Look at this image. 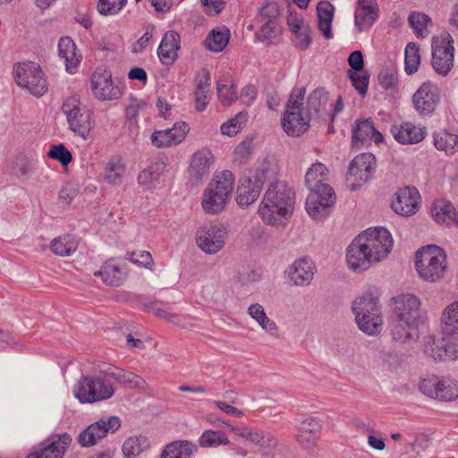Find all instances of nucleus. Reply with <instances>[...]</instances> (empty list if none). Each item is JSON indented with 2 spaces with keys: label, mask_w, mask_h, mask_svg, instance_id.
Listing matches in <instances>:
<instances>
[{
  "label": "nucleus",
  "mask_w": 458,
  "mask_h": 458,
  "mask_svg": "<svg viewBox=\"0 0 458 458\" xmlns=\"http://www.w3.org/2000/svg\"><path fill=\"white\" fill-rule=\"evenodd\" d=\"M94 275L100 276L103 283L110 286H119L126 276V273L123 270L121 262L114 259H110L105 262L101 269L96 271Z\"/></svg>",
  "instance_id": "nucleus-33"
},
{
  "label": "nucleus",
  "mask_w": 458,
  "mask_h": 458,
  "mask_svg": "<svg viewBox=\"0 0 458 458\" xmlns=\"http://www.w3.org/2000/svg\"><path fill=\"white\" fill-rule=\"evenodd\" d=\"M230 441L223 431L205 430L199 438L201 447H217L221 445H227Z\"/></svg>",
  "instance_id": "nucleus-48"
},
{
  "label": "nucleus",
  "mask_w": 458,
  "mask_h": 458,
  "mask_svg": "<svg viewBox=\"0 0 458 458\" xmlns=\"http://www.w3.org/2000/svg\"><path fill=\"white\" fill-rule=\"evenodd\" d=\"M457 397V386L444 379V386L440 388L436 399L443 402H451L455 400Z\"/></svg>",
  "instance_id": "nucleus-64"
},
{
  "label": "nucleus",
  "mask_w": 458,
  "mask_h": 458,
  "mask_svg": "<svg viewBox=\"0 0 458 458\" xmlns=\"http://www.w3.org/2000/svg\"><path fill=\"white\" fill-rule=\"evenodd\" d=\"M433 138L434 145L438 150L451 154L458 150V134L442 130L435 132Z\"/></svg>",
  "instance_id": "nucleus-44"
},
{
  "label": "nucleus",
  "mask_w": 458,
  "mask_h": 458,
  "mask_svg": "<svg viewBox=\"0 0 458 458\" xmlns=\"http://www.w3.org/2000/svg\"><path fill=\"white\" fill-rule=\"evenodd\" d=\"M305 93L304 88L293 89L286 103L282 127L289 136L299 137L310 127L311 118H309L308 114L304 116L301 109Z\"/></svg>",
  "instance_id": "nucleus-4"
},
{
  "label": "nucleus",
  "mask_w": 458,
  "mask_h": 458,
  "mask_svg": "<svg viewBox=\"0 0 458 458\" xmlns=\"http://www.w3.org/2000/svg\"><path fill=\"white\" fill-rule=\"evenodd\" d=\"M71 443L72 437L68 433L51 435L28 458H63Z\"/></svg>",
  "instance_id": "nucleus-17"
},
{
  "label": "nucleus",
  "mask_w": 458,
  "mask_h": 458,
  "mask_svg": "<svg viewBox=\"0 0 458 458\" xmlns=\"http://www.w3.org/2000/svg\"><path fill=\"white\" fill-rule=\"evenodd\" d=\"M216 89L218 98L224 106H230L238 98L236 87L233 84L218 82Z\"/></svg>",
  "instance_id": "nucleus-55"
},
{
  "label": "nucleus",
  "mask_w": 458,
  "mask_h": 458,
  "mask_svg": "<svg viewBox=\"0 0 458 458\" xmlns=\"http://www.w3.org/2000/svg\"><path fill=\"white\" fill-rule=\"evenodd\" d=\"M318 29L323 36L329 39L333 37L331 26L334 17V6L328 2H320L317 6Z\"/></svg>",
  "instance_id": "nucleus-41"
},
{
  "label": "nucleus",
  "mask_w": 458,
  "mask_h": 458,
  "mask_svg": "<svg viewBox=\"0 0 458 458\" xmlns=\"http://www.w3.org/2000/svg\"><path fill=\"white\" fill-rule=\"evenodd\" d=\"M439 101V89L431 81L424 82L412 97L415 110L422 115L432 114L436 110Z\"/></svg>",
  "instance_id": "nucleus-15"
},
{
  "label": "nucleus",
  "mask_w": 458,
  "mask_h": 458,
  "mask_svg": "<svg viewBox=\"0 0 458 458\" xmlns=\"http://www.w3.org/2000/svg\"><path fill=\"white\" fill-rule=\"evenodd\" d=\"M165 166L166 163L164 160L151 164L147 169L139 174V183L148 187H153L158 181L160 175L164 173Z\"/></svg>",
  "instance_id": "nucleus-43"
},
{
  "label": "nucleus",
  "mask_w": 458,
  "mask_h": 458,
  "mask_svg": "<svg viewBox=\"0 0 458 458\" xmlns=\"http://www.w3.org/2000/svg\"><path fill=\"white\" fill-rule=\"evenodd\" d=\"M203 79H200L194 91L196 109L199 112L203 111L209 103L210 91V75L206 70H203Z\"/></svg>",
  "instance_id": "nucleus-42"
},
{
  "label": "nucleus",
  "mask_w": 458,
  "mask_h": 458,
  "mask_svg": "<svg viewBox=\"0 0 458 458\" xmlns=\"http://www.w3.org/2000/svg\"><path fill=\"white\" fill-rule=\"evenodd\" d=\"M234 174L229 170H224L216 174L208 185L229 200L234 187Z\"/></svg>",
  "instance_id": "nucleus-38"
},
{
  "label": "nucleus",
  "mask_w": 458,
  "mask_h": 458,
  "mask_svg": "<svg viewBox=\"0 0 458 458\" xmlns=\"http://www.w3.org/2000/svg\"><path fill=\"white\" fill-rule=\"evenodd\" d=\"M91 90L99 100L117 99L122 96L121 89L114 86L111 72L97 68L91 76Z\"/></svg>",
  "instance_id": "nucleus-16"
},
{
  "label": "nucleus",
  "mask_w": 458,
  "mask_h": 458,
  "mask_svg": "<svg viewBox=\"0 0 458 458\" xmlns=\"http://www.w3.org/2000/svg\"><path fill=\"white\" fill-rule=\"evenodd\" d=\"M234 174L229 170H224L216 174L208 185L229 200L234 187Z\"/></svg>",
  "instance_id": "nucleus-37"
},
{
  "label": "nucleus",
  "mask_w": 458,
  "mask_h": 458,
  "mask_svg": "<svg viewBox=\"0 0 458 458\" xmlns=\"http://www.w3.org/2000/svg\"><path fill=\"white\" fill-rule=\"evenodd\" d=\"M169 133L165 130L154 131L151 135L152 144L157 148H168L183 140V131L173 134V136H168Z\"/></svg>",
  "instance_id": "nucleus-49"
},
{
  "label": "nucleus",
  "mask_w": 458,
  "mask_h": 458,
  "mask_svg": "<svg viewBox=\"0 0 458 458\" xmlns=\"http://www.w3.org/2000/svg\"><path fill=\"white\" fill-rule=\"evenodd\" d=\"M213 160V155L208 148L197 151L191 157L189 167L191 180L198 182L209 174V167Z\"/></svg>",
  "instance_id": "nucleus-28"
},
{
  "label": "nucleus",
  "mask_w": 458,
  "mask_h": 458,
  "mask_svg": "<svg viewBox=\"0 0 458 458\" xmlns=\"http://www.w3.org/2000/svg\"><path fill=\"white\" fill-rule=\"evenodd\" d=\"M266 168L257 169L255 172H249L239 181L237 187L236 201L240 206H250L259 196L263 184L267 178Z\"/></svg>",
  "instance_id": "nucleus-9"
},
{
  "label": "nucleus",
  "mask_w": 458,
  "mask_h": 458,
  "mask_svg": "<svg viewBox=\"0 0 458 458\" xmlns=\"http://www.w3.org/2000/svg\"><path fill=\"white\" fill-rule=\"evenodd\" d=\"M363 243V237L359 234L347 248L346 261L353 271L366 270L371 263L376 262L374 258L370 257L369 250L362 245Z\"/></svg>",
  "instance_id": "nucleus-20"
},
{
  "label": "nucleus",
  "mask_w": 458,
  "mask_h": 458,
  "mask_svg": "<svg viewBox=\"0 0 458 458\" xmlns=\"http://www.w3.org/2000/svg\"><path fill=\"white\" fill-rule=\"evenodd\" d=\"M391 132L394 140L401 144H416L422 141L427 134L425 127L406 122L393 125Z\"/></svg>",
  "instance_id": "nucleus-24"
},
{
  "label": "nucleus",
  "mask_w": 458,
  "mask_h": 458,
  "mask_svg": "<svg viewBox=\"0 0 458 458\" xmlns=\"http://www.w3.org/2000/svg\"><path fill=\"white\" fill-rule=\"evenodd\" d=\"M363 237V246L369 250L370 257H373L376 262L386 258L392 250L393 238L389 231L384 227L369 228L361 233Z\"/></svg>",
  "instance_id": "nucleus-10"
},
{
  "label": "nucleus",
  "mask_w": 458,
  "mask_h": 458,
  "mask_svg": "<svg viewBox=\"0 0 458 458\" xmlns=\"http://www.w3.org/2000/svg\"><path fill=\"white\" fill-rule=\"evenodd\" d=\"M277 35V28L276 23H268L265 22L260 30L256 33L257 38L259 40L266 43V44H272L274 43V40L276 39Z\"/></svg>",
  "instance_id": "nucleus-62"
},
{
  "label": "nucleus",
  "mask_w": 458,
  "mask_h": 458,
  "mask_svg": "<svg viewBox=\"0 0 458 458\" xmlns=\"http://www.w3.org/2000/svg\"><path fill=\"white\" fill-rule=\"evenodd\" d=\"M294 192L283 182H272L267 190L259 208L264 223L276 225L293 212Z\"/></svg>",
  "instance_id": "nucleus-1"
},
{
  "label": "nucleus",
  "mask_w": 458,
  "mask_h": 458,
  "mask_svg": "<svg viewBox=\"0 0 458 458\" xmlns=\"http://www.w3.org/2000/svg\"><path fill=\"white\" fill-rule=\"evenodd\" d=\"M227 232L217 225H204L196 233L198 247L207 254L217 253L225 245Z\"/></svg>",
  "instance_id": "nucleus-13"
},
{
  "label": "nucleus",
  "mask_w": 458,
  "mask_h": 458,
  "mask_svg": "<svg viewBox=\"0 0 458 458\" xmlns=\"http://www.w3.org/2000/svg\"><path fill=\"white\" fill-rule=\"evenodd\" d=\"M444 386V378L431 375L420 383V391L427 396L436 399L440 388Z\"/></svg>",
  "instance_id": "nucleus-53"
},
{
  "label": "nucleus",
  "mask_w": 458,
  "mask_h": 458,
  "mask_svg": "<svg viewBox=\"0 0 458 458\" xmlns=\"http://www.w3.org/2000/svg\"><path fill=\"white\" fill-rule=\"evenodd\" d=\"M247 116L248 115L246 112H240L235 115V117L230 119L221 125V132L227 136L236 135L247 122Z\"/></svg>",
  "instance_id": "nucleus-54"
},
{
  "label": "nucleus",
  "mask_w": 458,
  "mask_h": 458,
  "mask_svg": "<svg viewBox=\"0 0 458 458\" xmlns=\"http://www.w3.org/2000/svg\"><path fill=\"white\" fill-rule=\"evenodd\" d=\"M457 340L458 338H451L445 335L437 340L429 337L425 344L424 352L434 360H454L457 358L455 347Z\"/></svg>",
  "instance_id": "nucleus-18"
},
{
  "label": "nucleus",
  "mask_w": 458,
  "mask_h": 458,
  "mask_svg": "<svg viewBox=\"0 0 458 458\" xmlns=\"http://www.w3.org/2000/svg\"><path fill=\"white\" fill-rule=\"evenodd\" d=\"M230 37V30L225 26L215 28L205 39L206 47L212 52H221L227 46Z\"/></svg>",
  "instance_id": "nucleus-40"
},
{
  "label": "nucleus",
  "mask_w": 458,
  "mask_h": 458,
  "mask_svg": "<svg viewBox=\"0 0 458 458\" xmlns=\"http://www.w3.org/2000/svg\"><path fill=\"white\" fill-rule=\"evenodd\" d=\"M72 393L81 403H93L111 398L114 388L99 376H84L74 385Z\"/></svg>",
  "instance_id": "nucleus-5"
},
{
  "label": "nucleus",
  "mask_w": 458,
  "mask_h": 458,
  "mask_svg": "<svg viewBox=\"0 0 458 458\" xmlns=\"http://www.w3.org/2000/svg\"><path fill=\"white\" fill-rule=\"evenodd\" d=\"M180 42V35L174 30H169L164 35L157 48L158 57L164 64H172L177 58Z\"/></svg>",
  "instance_id": "nucleus-31"
},
{
  "label": "nucleus",
  "mask_w": 458,
  "mask_h": 458,
  "mask_svg": "<svg viewBox=\"0 0 458 458\" xmlns=\"http://www.w3.org/2000/svg\"><path fill=\"white\" fill-rule=\"evenodd\" d=\"M394 314L408 321L420 323V301L411 293H403L393 299Z\"/></svg>",
  "instance_id": "nucleus-21"
},
{
  "label": "nucleus",
  "mask_w": 458,
  "mask_h": 458,
  "mask_svg": "<svg viewBox=\"0 0 458 458\" xmlns=\"http://www.w3.org/2000/svg\"><path fill=\"white\" fill-rule=\"evenodd\" d=\"M335 200L333 189L310 191L306 200V210L313 219L321 220L331 213Z\"/></svg>",
  "instance_id": "nucleus-14"
},
{
  "label": "nucleus",
  "mask_w": 458,
  "mask_h": 458,
  "mask_svg": "<svg viewBox=\"0 0 458 458\" xmlns=\"http://www.w3.org/2000/svg\"><path fill=\"white\" fill-rule=\"evenodd\" d=\"M328 169L327 166L317 162L313 164L306 173L305 184L310 191H325L333 189L328 183Z\"/></svg>",
  "instance_id": "nucleus-32"
},
{
  "label": "nucleus",
  "mask_w": 458,
  "mask_h": 458,
  "mask_svg": "<svg viewBox=\"0 0 458 458\" xmlns=\"http://www.w3.org/2000/svg\"><path fill=\"white\" fill-rule=\"evenodd\" d=\"M379 296L377 288H370L352 303V311L355 315L358 327L369 335H378L382 330L383 318Z\"/></svg>",
  "instance_id": "nucleus-2"
},
{
  "label": "nucleus",
  "mask_w": 458,
  "mask_h": 458,
  "mask_svg": "<svg viewBox=\"0 0 458 458\" xmlns=\"http://www.w3.org/2000/svg\"><path fill=\"white\" fill-rule=\"evenodd\" d=\"M315 270L314 263L310 259L303 258L293 262L288 269V276L293 284L307 286L311 283Z\"/></svg>",
  "instance_id": "nucleus-26"
},
{
  "label": "nucleus",
  "mask_w": 458,
  "mask_h": 458,
  "mask_svg": "<svg viewBox=\"0 0 458 458\" xmlns=\"http://www.w3.org/2000/svg\"><path fill=\"white\" fill-rule=\"evenodd\" d=\"M127 0H98V10L104 15H114L126 4Z\"/></svg>",
  "instance_id": "nucleus-57"
},
{
  "label": "nucleus",
  "mask_w": 458,
  "mask_h": 458,
  "mask_svg": "<svg viewBox=\"0 0 458 458\" xmlns=\"http://www.w3.org/2000/svg\"><path fill=\"white\" fill-rule=\"evenodd\" d=\"M454 40L449 33L441 34L433 38L431 45V65L440 76H446L454 67Z\"/></svg>",
  "instance_id": "nucleus-7"
},
{
  "label": "nucleus",
  "mask_w": 458,
  "mask_h": 458,
  "mask_svg": "<svg viewBox=\"0 0 458 458\" xmlns=\"http://www.w3.org/2000/svg\"><path fill=\"white\" fill-rule=\"evenodd\" d=\"M408 21L418 38H426L428 35L427 27L431 20L428 15L413 12L409 15Z\"/></svg>",
  "instance_id": "nucleus-51"
},
{
  "label": "nucleus",
  "mask_w": 458,
  "mask_h": 458,
  "mask_svg": "<svg viewBox=\"0 0 458 458\" xmlns=\"http://www.w3.org/2000/svg\"><path fill=\"white\" fill-rule=\"evenodd\" d=\"M58 55L64 59L65 70L73 74L82 59V55L78 52L74 41L70 37H63L58 42Z\"/></svg>",
  "instance_id": "nucleus-27"
},
{
  "label": "nucleus",
  "mask_w": 458,
  "mask_h": 458,
  "mask_svg": "<svg viewBox=\"0 0 458 458\" xmlns=\"http://www.w3.org/2000/svg\"><path fill=\"white\" fill-rule=\"evenodd\" d=\"M415 268L419 276L430 283L442 280L447 270L445 251L435 245H428L416 252Z\"/></svg>",
  "instance_id": "nucleus-3"
},
{
  "label": "nucleus",
  "mask_w": 458,
  "mask_h": 458,
  "mask_svg": "<svg viewBox=\"0 0 458 458\" xmlns=\"http://www.w3.org/2000/svg\"><path fill=\"white\" fill-rule=\"evenodd\" d=\"M420 193L415 188L405 187L396 193V200L393 202L392 208L402 216H411L419 208Z\"/></svg>",
  "instance_id": "nucleus-23"
},
{
  "label": "nucleus",
  "mask_w": 458,
  "mask_h": 458,
  "mask_svg": "<svg viewBox=\"0 0 458 458\" xmlns=\"http://www.w3.org/2000/svg\"><path fill=\"white\" fill-rule=\"evenodd\" d=\"M405 72L407 74H412L417 72L420 64V55L419 47L413 43H409L405 47Z\"/></svg>",
  "instance_id": "nucleus-52"
},
{
  "label": "nucleus",
  "mask_w": 458,
  "mask_h": 458,
  "mask_svg": "<svg viewBox=\"0 0 458 458\" xmlns=\"http://www.w3.org/2000/svg\"><path fill=\"white\" fill-rule=\"evenodd\" d=\"M69 129L84 140L92 139L90 111L76 98H69L62 105Z\"/></svg>",
  "instance_id": "nucleus-6"
},
{
  "label": "nucleus",
  "mask_w": 458,
  "mask_h": 458,
  "mask_svg": "<svg viewBox=\"0 0 458 458\" xmlns=\"http://www.w3.org/2000/svg\"><path fill=\"white\" fill-rule=\"evenodd\" d=\"M376 157L370 153H362L355 157L349 165L347 182L352 191L368 182L376 170Z\"/></svg>",
  "instance_id": "nucleus-11"
},
{
  "label": "nucleus",
  "mask_w": 458,
  "mask_h": 458,
  "mask_svg": "<svg viewBox=\"0 0 458 458\" xmlns=\"http://www.w3.org/2000/svg\"><path fill=\"white\" fill-rule=\"evenodd\" d=\"M121 427L120 419L116 416L110 417L107 420H99L90 424L78 436V443L82 447L95 445L98 440L105 437L107 433H114Z\"/></svg>",
  "instance_id": "nucleus-12"
},
{
  "label": "nucleus",
  "mask_w": 458,
  "mask_h": 458,
  "mask_svg": "<svg viewBox=\"0 0 458 458\" xmlns=\"http://www.w3.org/2000/svg\"><path fill=\"white\" fill-rule=\"evenodd\" d=\"M223 194L215 191L209 185L204 191L201 206L208 214H218L222 212L229 201L222 196Z\"/></svg>",
  "instance_id": "nucleus-35"
},
{
  "label": "nucleus",
  "mask_w": 458,
  "mask_h": 458,
  "mask_svg": "<svg viewBox=\"0 0 458 458\" xmlns=\"http://www.w3.org/2000/svg\"><path fill=\"white\" fill-rule=\"evenodd\" d=\"M348 77L352 85L357 89L360 95L365 96L368 91L369 76L367 72L358 73L355 71H348Z\"/></svg>",
  "instance_id": "nucleus-58"
},
{
  "label": "nucleus",
  "mask_w": 458,
  "mask_h": 458,
  "mask_svg": "<svg viewBox=\"0 0 458 458\" xmlns=\"http://www.w3.org/2000/svg\"><path fill=\"white\" fill-rule=\"evenodd\" d=\"M125 172L120 157H112L105 168L104 180L108 184H118Z\"/></svg>",
  "instance_id": "nucleus-46"
},
{
  "label": "nucleus",
  "mask_w": 458,
  "mask_h": 458,
  "mask_svg": "<svg viewBox=\"0 0 458 458\" xmlns=\"http://www.w3.org/2000/svg\"><path fill=\"white\" fill-rule=\"evenodd\" d=\"M223 423L227 426L233 434L261 448L273 449L278 445L277 438L270 432L250 427H235L226 422Z\"/></svg>",
  "instance_id": "nucleus-19"
},
{
  "label": "nucleus",
  "mask_w": 458,
  "mask_h": 458,
  "mask_svg": "<svg viewBox=\"0 0 458 458\" xmlns=\"http://www.w3.org/2000/svg\"><path fill=\"white\" fill-rule=\"evenodd\" d=\"M383 135L377 131L371 119L357 121L352 128V146L360 148L364 145H369L373 140L376 144L383 141Z\"/></svg>",
  "instance_id": "nucleus-22"
},
{
  "label": "nucleus",
  "mask_w": 458,
  "mask_h": 458,
  "mask_svg": "<svg viewBox=\"0 0 458 458\" xmlns=\"http://www.w3.org/2000/svg\"><path fill=\"white\" fill-rule=\"evenodd\" d=\"M75 239L69 234L55 238L51 242V250L55 255L70 256L77 250Z\"/></svg>",
  "instance_id": "nucleus-47"
},
{
  "label": "nucleus",
  "mask_w": 458,
  "mask_h": 458,
  "mask_svg": "<svg viewBox=\"0 0 458 458\" xmlns=\"http://www.w3.org/2000/svg\"><path fill=\"white\" fill-rule=\"evenodd\" d=\"M100 372L127 388H139L142 390L148 388V385L143 377L132 372L124 371L120 368L108 367L106 369H101Z\"/></svg>",
  "instance_id": "nucleus-29"
},
{
  "label": "nucleus",
  "mask_w": 458,
  "mask_h": 458,
  "mask_svg": "<svg viewBox=\"0 0 458 458\" xmlns=\"http://www.w3.org/2000/svg\"><path fill=\"white\" fill-rule=\"evenodd\" d=\"M327 100L328 95L324 89H314L307 99V114L309 118H322L327 114L326 106Z\"/></svg>",
  "instance_id": "nucleus-34"
},
{
  "label": "nucleus",
  "mask_w": 458,
  "mask_h": 458,
  "mask_svg": "<svg viewBox=\"0 0 458 458\" xmlns=\"http://www.w3.org/2000/svg\"><path fill=\"white\" fill-rule=\"evenodd\" d=\"M378 7L373 0H358L355 10L354 23L359 31L371 28L377 18Z\"/></svg>",
  "instance_id": "nucleus-25"
},
{
  "label": "nucleus",
  "mask_w": 458,
  "mask_h": 458,
  "mask_svg": "<svg viewBox=\"0 0 458 458\" xmlns=\"http://www.w3.org/2000/svg\"><path fill=\"white\" fill-rule=\"evenodd\" d=\"M321 427L318 421L315 419L310 418L301 421L299 427L301 432V439L310 435V437H318Z\"/></svg>",
  "instance_id": "nucleus-61"
},
{
  "label": "nucleus",
  "mask_w": 458,
  "mask_h": 458,
  "mask_svg": "<svg viewBox=\"0 0 458 458\" xmlns=\"http://www.w3.org/2000/svg\"><path fill=\"white\" fill-rule=\"evenodd\" d=\"M455 208L451 203L443 200L436 201L431 208V215L438 224H454Z\"/></svg>",
  "instance_id": "nucleus-45"
},
{
  "label": "nucleus",
  "mask_w": 458,
  "mask_h": 458,
  "mask_svg": "<svg viewBox=\"0 0 458 458\" xmlns=\"http://www.w3.org/2000/svg\"><path fill=\"white\" fill-rule=\"evenodd\" d=\"M441 321L443 335L458 338V302H453L445 308Z\"/></svg>",
  "instance_id": "nucleus-36"
},
{
  "label": "nucleus",
  "mask_w": 458,
  "mask_h": 458,
  "mask_svg": "<svg viewBox=\"0 0 458 458\" xmlns=\"http://www.w3.org/2000/svg\"><path fill=\"white\" fill-rule=\"evenodd\" d=\"M420 323L408 321L407 319L397 318L391 325V335L394 341L400 344H405L410 341H415L419 337L418 327Z\"/></svg>",
  "instance_id": "nucleus-30"
},
{
  "label": "nucleus",
  "mask_w": 458,
  "mask_h": 458,
  "mask_svg": "<svg viewBox=\"0 0 458 458\" xmlns=\"http://www.w3.org/2000/svg\"><path fill=\"white\" fill-rule=\"evenodd\" d=\"M253 147L250 140H245L238 144L233 151V162L244 165L252 154Z\"/></svg>",
  "instance_id": "nucleus-56"
},
{
  "label": "nucleus",
  "mask_w": 458,
  "mask_h": 458,
  "mask_svg": "<svg viewBox=\"0 0 458 458\" xmlns=\"http://www.w3.org/2000/svg\"><path fill=\"white\" fill-rule=\"evenodd\" d=\"M196 445L188 440H178L165 445L161 458H191Z\"/></svg>",
  "instance_id": "nucleus-39"
},
{
  "label": "nucleus",
  "mask_w": 458,
  "mask_h": 458,
  "mask_svg": "<svg viewBox=\"0 0 458 458\" xmlns=\"http://www.w3.org/2000/svg\"><path fill=\"white\" fill-rule=\"evenodd\" d=\"M48 157L59 161L63 165H67L72 160V153L63 145H53L47 153Z\"/></svg>",
  "instance_id": "nucleus-59"
},
{
  "label": "nucleus",
  "mask_w": 458,
  "mask_h": 458,
  "mask_svg": "<svg viewBox=\"0 0 458 458\" xmlns=\"http://www.w3.org/2000/svg\"><path fill=\"white\" fill-rule=\"evenodd\" d=\"M279 13L278 4L275 2H267L259 9L260 19L268 23H276Z\"/></svg>",
  "instance_id": "nucleus-60"
},
{
  "label": "nucleus",
  "mask_w": 458,
  "mask_h": 458,
  "mask_svg": "<svg viewBox=\"0 0 458 458\" xmlns=\"http://www.w3.org/2000/svg\"><path fill=\"white\" fill-rule=\"evenodd\" d=\"M15 81L21 88L28 89L35 97H41L47 91L44 73L36 63L19 64L15 69Z\"/></svg>",
  "instance_id": "nucleus-8"
},
{
  "label": "nucleus",
  "mask_w": 458,
  "mask_h": 458,
  "mask_svg": "<svg viewBox=\"0 0 458 458\" xmlns=\"http://www.w3.org/2000/svg\"><path fill=\"white\" fill-rule=\"evenodd\" d=\"M147 445L148 438L146 437H131L123 445V454L127 458L136 457Z\"/></svg>",
  "instance_id": "nucleus-50"
},
{
  "label": "nucleus",
  "mask_w": 458,
  "mask_h": 458,
  "mask_svg": "<svg viewBox=\"0 0 458 458\" xmlns=\"http://www.w3.org/2000/svg\"><path fill=\"white\" fill-rule=\"evenodd\" d=\"M127 259L133 264H136L146 268H151L153 265V259L148 251L140 250L139 252L127 253Z\"/></svg>",
  "instance_id": "nucleus-63"
}]
</instances>
